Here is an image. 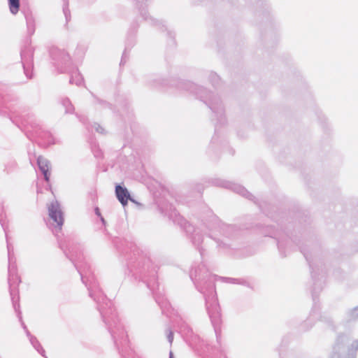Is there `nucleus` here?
Masks as SVG:
<instances>
[{"label": "nucleus", "instance_id": "nucleus-1", "mask_svg": "<svg viewBox=\"0 0 358 358\" xmlns=\"http://www.w3.org/2000/svg\"><path fill=\"white\" fill-rule=\"evenodd\" d=\"M190 278L197 289L205 296L206 310L218 338L217 327L220 322V313L214 281L219 279L222 282L231 284H244L245 282L238 278L213 276L208 273L203 264L192 267Z\"/></svg>", "mask_w": 358, "mask_h": 358}, {"label": "nucleus", "instance_id": "nucleus-2", "mask_svg": "<svg viewBox=\"0 0 358 358\" xmlns=\"http://www.w3.org/2000/svg\"><path fill=\"white\" fill-rule=\"evenodd\" d=\"M59 243L66 256L74 264L81 276L83 282L87 287L90 296L97 303L99 312L101 313V310L110 311L111 309H114L112 307L111 301L101 293L90 265L83 257L80 246L71 243L67 244L62 241H59Z\"/></svg>", "mask_w": 358, "mask_h": 358}, {"label": "nucleus", "instance_id": "nucleus-3", "mask_svg": "<svg viewBox=\"0 0 358 358\" xmlns=\"http://www.w3.org/2000/svg\"><path fill=\"white\" fill-rule=\"evenodd\" d=\"M3 208L2 204L0 203V223L6 234V239L7 243L8 250V285L10 289V294L13 302V306L17 313L19 311L20 305L18 303L19 296L17 291V285L21 282L19 275L17 273V268L15 264V258L14 257L13 246L9 242V238L8 236V226L6 224L3 219Z\"/></svg>", "mask_w": 358, "mask_h": 358}, {"label": "nucleus", "instance_id": "nucleus-4", "mask_svg": "<svg viewBox=\"0 0 358 358\" xmlns=\"http://www.w3.org/2000/svg\"><path fill=\"white\" fill-rule=\"evenodd\" d=\"M101 315L117 348L118 349L125 348L128 344L127 334L124 326L120 322L115 310L111 309L110 311L101 310ZM121 351H123V349L119 350V352Z\"/></svg>", "mask_w": 358, "mask_h": 358}, {"label": "nucleus", "instance_id": "nucleus-5", "mask_svg": "<svg viewBox=\"0 0 358 358\" xmlns=\"http://www.w3.org/2000/svg\"><path fill=\"white\" fill-rule=\"evenodd\" d=\"M101 315L117 348L118 349L125 348L128 344L127 334L124 326L120 322L115 310L111 309L110 311L101 310ZM121 351H123V349L119 350V352Z\"/></svg>", "mask_w": 358, "mask_h": 358}, {"label": "nucleus", "instance_id": "nucleus-6", "mask_svg": "<svg viewBox=\"0 0 358 358\" xmlns=\"http://www.w3.org/2000/svg\"><path fill=\"white\" fill-rule=\"evenodd\" d=\"M182 87L196 94L199 99L206 103L213 113L220 117L224 114V108L220 98L212 95L209 92L202 87L196 85L191 82H183Z\"/></svg>", "mask_w": 358, "mask_h": 358}, {"label": "nucleus", "instance_id": "nucleus-7", "mask_svg": "<svg viewBox=\"0 0 358 358\" xmlns=\"http://www.w3.org/2000/svg\"><path fill=\"white\" fill-rule=\"evenodd\" d=\"M50 220L47 224L48 227L55 234L62 230L64 224V213L60 203L57 201H53L48 206Z\"/></svg>", "mask_w": 358, "mask_h": 358}, {"label": "nucleus", "instance_id": "nucleus-8", "mask_svg": "<svg viewBox=\"0 0 358 358\" xmlns=\"http://www.w3.org/2000/svg\"><path fill=\"white\" fill-rule=\"evenodd\" d=\"M31 129L27 127V132L29 134L30 138H38L39 143L49 145L55 143L54 138L52 134L48 131L41 129V127L36 123L30 124Z\"/></svg>", "mask_w": 358, "mask_h": 358}, {"label": "nucleus", "instance_id": "nucleus-9", "mask_svg": "<svg viewBox=\"0 0 358 358\" xmlns=\"http://www.w3.org/2000/svg\"><path fill=\"white\" fill-rule=\"evenodd\" d=\"M50 54L52 59L54 61V65L57 68H60L61 72L65 71L63 66L70 62L69 55L64 50L57 47L52 48Z\"/></svg>", "mask_w": 358, "mask_h": 358}, {"label": "nucleus", "instance_id": "nucleus-10", "mask_svg": "<svg viewBox=\"0 0 358 358\" xmlns=\"http://www.w3.org/2000/svg\"><path fill=\"white\" fill-rule=\"evenodd\" d=\"M21 59L24 74L27 78H31L33 67V48L30 45L25 46L21 51Z\"/></svg>", "mask_w": 358, "mask_h": 358}, {"label": "nucleus", "instance_id": "nucleus-11", "mask_svg": "<svg viewBox=\"0 0 358 358\" xmlns=\"http://www.w3.org/2000/svg\"><path fill=\"white\" fill-rule=\"evenodd\" d=\"M17 316L19 317V320L21 322V325L22 327V328L24 329V330L25 331V333L27 336V337L29 338V341L31 343V344L33 345V347L36 349V350L39 353L41 354L42 356H45L44 353H45V350H43V348H42V346L41 345L40 343L38 342V341L37 340V338L32 336L31 334V333L29 332V331L28 330L27 326L25 325V324L24 323V322L22 321V316H21V313L19 312L17 313Z\"/></svg>", "mask_w": 358, "mask_h": 358}, {"label": "nucleus", "instance_id": "nucleus-12", "mask_svg": "<svg viewBox=\"0 0 358 358\" xmlns=\"http://www.w3.org/2000/svg\"><path fill=\"white\" fill-rule=\"evenodd\" d=\"M348 338L344 335L338 336L332 348L331 358H341V354L344 349V344Z\"/></svg>", "mask_w": 358, "mask_h": 358}, {"label": "nucleus", "instance_id": "nucleus-13", "mask_svg": "<svg viewBox=\"0 0 358 358\" xmlns=\"http://www.w3.org/2000/svg\"><path fill=\"white\" fill-rule=\"evenodd\" d=\"M37 164L40 171L44 176V178L46 182H49L50 176V162L42 156H39L37 158Z\"/></svg>", "mask_w": 358, "mask_h": 358}, {"label": "nucleus", "instance_id": "nucleus-14", "mask_svg": "<svg viewBox=\"0 0 358 358\" xmlns=\"http://www.w3.org/2000/svg\"><path fill=\"white\" fill-rule=\"evenodd\" d=\"M115 194L118 201L122 203L123 206L127 204L128 200L133 201L130 196V194L126 187H123L120 185L115 187Z\"/></svg>", "mask_w": 358, "mask_h": 358}, {"label": "nucleus", "instance_id": "nucleus-15", "mask_svg": "<svg viewBox=\"0 0 358 358\" xmlns=\"http://www.w3.org/2000/svg\"><path fill=\"white\" fill-rule=\"evenodd\" d=\"M222 185L227 188L231 189L234 192L242 195L243 196L252 199V195L244 187L240 185L231 183L230 182H225Z\"/></svg>", "mask_w": 358, "mask_h": 358}, {"label": "nucleus", "instance_id": "nucleus-16", "mask_svg": "<svg viewBox=\"0 0 358 358\" xmlns=\"http://www.w3.org/2000/svg\"><path fill=\"white\" fill-rule=\"evenodd\" d=\"M24 15L27 24V34L29 36H31L35 32V17H34L33 13L29 10L24 11Z\"/></svg>", "mask_w": 358, "mask_h": 358}, {"label": "nucleus", "instance_id": "nucleus-17", "mask_svg": "<svg viewBox=\"0 0 358 358\" xmlns=\"http://www.w3.org/2000/svg\"><path fill=\"white\" fill-rule=\"evenodd\" d=\"M70 83L72 84L74 83L79 86L83 83V78L79 72L75 71L71 76Z\"/></svg>", "mask_w": 358, "mask_h": 358}, {"label": "nucleus", "instance_id": "nucleus-18", "mask_svg": "<svg viewBox=\"0 0 358 358\" xmlns=\"http://www.w3.org/2000/svg\"><path fill=\"white\" fill-rule=\"evenodd\" d=\"M9 3V9L13 15H16L20 8L19 0H8Z\"/></svg>", "mask_w": 358, "mask_h": 358}, {"label": "nucleus", "instance_id": "nucleus-19", "mask_svg": "<svg viewBox=\"0 0 358 358\" xmlns=\"http://www.w3.org/2000/svg\"><path fill=\"white\" fill-rule=\"evenodd\" d=\"M62 104L65 108V112L66 113H72L74 110L73 105L68 98H64L62 100Z\"/></svg>", "mask_w": 358, "mask_h": 358}, {"label": "nucleus", "instance_id": "nucleus-20", "mask_svg": "<svg viewBox=\"0 0 358 358\" xmlns=\"http://www.w3.org/2000/svg\"><path fill=\"white\" fill-rule=\"evenodd\" d=\"M192 243L194 245L199 246L203 241L202 236L199 234L197 230L194 231V233L192 237Z\"/></svg>", "mask_w": 358, "mask_h": 358}, {"label": "nucleus", "instance_id": "nucleus-21", "mask_svg": "<svg viewBox=\"0 0 358 358\" xmlns=\"http://www.w3.org/2000/svg\"><path fill=\"white\" fill-rule=\"evenodd\" d=\"M348 321H352L358 319V306L354 308L347 313Z\"/></svg>", "mask_w": 358, "mask_h": 358}, {"label": "nucleus", "instance_id": "nucleus-22", "mask_svg": "<svg viewBox=\"0 0 358 358\" xmlns=\"http://www.w3.org/2000/svg\"><path fill=\"white\" fill-rule=\"evenodd\" d=\"M155 294L157 303L162 307L163 310L166 308L168 303L166 302H164V301L161 299L160 297L157 295V294Z\"/></svg>", "mask_w": 358, "mask_h": 358}, {"label": "nucleus", "instance_id": "nucleus-23", "mask_svg": "<svg viewBox=\"0 0 358 358\" xmlns=\"http://www.w3.org/2000/svg\"><path fill=\"white\" fill-rule=\"evenodd\" d=\"M63 12L65 15V17L66 20H69V17H70V11L68 8V3L64 2V6H63Z\"/></svg>", "mask_w": 358, "mask_h": 358}, {"label": "nucleus", "instance_id": "nucleus-24", "mask_svg": "<svg viewBox=\"0 0 358 358\" xmlns=\"http://www.w3.org/2000/svg\"><path fill=\"white\" fill-rule=\"evenodd\" d=\"M357 350H358V340H356L352 343L351 348L350 349V350H352L354 352H355Z\"/></svg>", "mask_w": 358, "mask_h": 358}, {"label": "nucleus", "instance_id": "nucleus-25", "mask_svg": "<svg viewBox=\"0 0 358 358\" xmlns=\"http://www.w3.org/2000/svg\"><path fill=\"white\" fill-rule=\"evenodd\" d=\"M210 80L213 83H215L220 80V78L217 74L211 73L210 74Z\"/></svg>", "mask_w": 358, "mask_h": 358}, {"label": "nucleus", "instance_id": "nucleus-26", "mask_svg": "<svg viewBox=\"0 0 358 358\" xmlns=\"http://www.w3.org/2000/svg\"><path fill=\"white\" fill-rule=\"evenodd\" d=\"M94 129H95L97 132H99V133H100V134H103V131H104V129H103V128H102L99 124H96V123H95V124H94Z\"/></svg>", "mask_w": 358, "mask_h": 358}, {"label": "nucleus", "instance_id": "nucleus-27", "mask_svg": "<svg viewBox=\"0 0 358 358\" xmlns=\"http://www.w3.org/2000/svg\"><path fill=\"white\" fill-rule=\"evenodd\" d=\"M148 288L152 290L153 292H155V282L152 283V282L150 280V281H148Z\"/></svg>", "mask_w": 358, "mask_h": 358}, {"label": "nucleus", "instance_id": "nucleus-28", "mask_svg": "<svg viewBox=\"0 0 358 358\" xmlns=\"http://www.w3.org/2000/svg\"><path fill=\"white\" fill-rule=\"evenodd\" d=\"M167 338H168L169 342L171 344L173 341V334L171 330H169V334L167 335Z\"/></svg>", "mask_w": 358, "mask_h": 358}, {"label": "nucleus", "instance_id": "nucleus-29", "mask_svg": "<svg viewBox=\"0 0 358 358\" xmlns=\"http://www.w3.org/2000/svg\"><path fill=\"white\" fill-rule=\"evenodd\" d=\"M215 226L214 227V228L215 229H216V228H219L220 229L221 227H220V222L218 221V220L215 218Z\"/></svg>", "mask_w": 358, "mask_h": 358}, {"label": "nucleus", "instance_id": "nucleus-30", "mask_svg": "<svg viewBox=\"0 0 358 358\" xmlns=\"http://www.w3.org/2000/svg\"><path fill=\"white\" fill-rule=\"evenodd\" d=\"M95 214L99 217H101V215L100 210H99V208H97V207L95 208Z\"/></svg>", "mask_w": 358, "mask_h": 358}, {"label": "nucleus", "instance_id": "nucleus-31", "mask_svg": "<svg viewBox=\"0 0 358 358\" xmlns=\"http://www.w3.org/2000/svg\"><path fill=\"white\" fill-rule=\"evenodd\" d=\"M278 248H279V250H280V252L282 250L283 245H282V242H279V243H278Z\"/></svg>", "mask_w": 358, "mask_h": 358}, {"label": "nucleus", "instance_id": "nucleus-32", "mask_svg": "<svg viewBox=\"0 0 358 358\" xmlns=\"http://www.w3.org/2000/svg\"><path fill=\"white\" fill-rule=\"evenodd\" d=\"M124 56H125V53H124V54H123V56H122V60H121L120 64H122L124 62H125L124 61Z\"/></svg>", "mask_w": 358, "mask_h": 358}, {"label": "nucleus", "instance_id": "nucleus-33", "mask_svg": "<svg viewBox=\"0 0 358 358\" xmlns=\"http://www.w3.org/2000/svg\"><path fill=\"white\" fill-rule=\"evenodd\" d=\"M303 255H304L305 258L307 259V261H309L308 255L305 252H303Z\"/></svg>", "mask_w": 358, "mask_h": 358}, {"label": "nucleus", "instance_id": "nucleus-34", "mask_svg": "<svg viewBox=\"0 0 358 358\" xmlns=\"http://www.w3.org/2000/svg\"><path fill=\"white\" fill-rule=\"evenodd\" d=\"M100 218H101V220L102 223L103 224H105V220H104V218L101 215Z\"/></svg>", "mask_w": 358, "mask_h": 358}, {"label": "nucleus", "instance_id": "nucleus-35", "mask_svg": "<svg viewBox=\"0 0 358 358\" xmlns=\"http://www.w3.org/2000/svg\"><path fill=\"white\" fill-rule=\"evenodd\" d=\"M169 358H173V355L172 352H170L169 353Z\"/></svg>", "mask_w": 358, "mask_h": 358}, {"label": "nucleus", "instance_id": "nucleus-36", "mask_svg": "<svg viewBox=\"0 0 358 358\" xmlns=\"http://www.w3.org/2000/svg\"><path fill=\"white\" fill-rule=\"evenodd\" d=\"M145 13H143V12H141V15L145 19L147 20V17L145 16Z\"/></svg>", "mask_w": 358, "mask_h": 358}, {"label": "nucleus", "instance_id": "nucleus-37", "mask_svg": "<svg viewBox=\"0 0 358 358\" xmlns=\"http://www.w3.org/2000/svg\"><path fill=\"white\" fill-rule=\"evenodd\" d=\"M138 3H141L143 1V0H136Z\"/></svg>", "mask_w": 358, "mask_h": 358}, {"label": "nucleus", "instance_id": "nucleus-38", "mask_svg": "<svg viewBox=\"0 0 358 358\" xmlns=\"http://www.w3.org/2000/svg\"><path fill=\"white\" fill-rule=\"evenodd\" d=\"M350 358H356V357H355V356H352V357H350Z\"/></svg>", "mask_w": 358, "mask_h": 358}, {"label": "nucleus", "instance_id": "nucleus-39", "mask_svg": "<svg viewBox=\"0 0 358 358\" xmlns=\"http://www.w3.org/2000/svg\"><path fill=\"white\" fill-rule=\"evenodd\" d=\"M122 355L123 358H124V355Z\"/></svg>", "mask_w": 358, "mask_h": 358}]
</instances>
